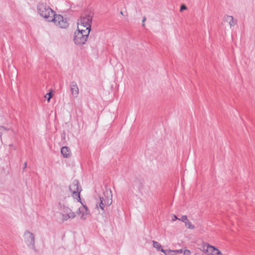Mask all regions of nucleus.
Wrapping results in <instances>:
<instances>
[{
    "instance_id": "obj_1",
    "label": "nucleus",
    "mask_w": 255,
    "mask_h": 255,
    "mask_svg": "<svg viewBox=\"0 0 255 255\" xmlns=\"http://www.w3.org/2000/svg\"><path fill=\"white\" fill-rule=\"evenodd\" d=\"M74 33L73 40L76 45H83L85 43L88 38L91 30L80 29L79 26Z\"/></svg>"
},
{
    "instance_id": "obj_14",
    "label": "nucleus",
    "mask_w": 255,
    "mask_h": 255,
    "mask_svg": "<svg viewBox=\"0 0 255 255\" xmlns=\"http://www.w3.org/2000/svg\"><path fill=\"white\" fill-rule=\"evenodd\" d=\"M152 243H153V247L156 248L157 251H161V249H162V248L160 244L159 243H158L157 242H156L155 241H153Z\"/></svg>"
},
{
    "instance_id": "obj_15",
    "label": "nucleus",
    "mask_w": 255,
    "mask_h": 255,
    "mask_svg": "<svg viewBox=\"0 0 255 255\" xmlns=\"http://www.w3.org/2000/svg\"><path fill=\"white\" fill-rule=\"evenodd\" d=\"M105 204H106V206H110L112 203V198L109 199L107 198H104V201Z\"/></svg>"
},
{
    "instance_id": "obj_5",
    "label": "nucleus",
    "mask_w": 255,
    "mask_h": 255,
    "mask_svg": "<svg viewBox=\"0 0 255 255\" xmlns=\"http://www.w3.org/2000/svg\"><path fill=\"white\" fill-rule=\"evenodd\" d=\"M51 22H54L55 24L61 28H66L69 26V23L66 18H64L60 14H55L52 19Z\"/></svg>"
},
{
    "instance_id": "obj_17",
    "label": "nucleus",
    "mask_w": 255,
    "mask_h": 255,
    "mask_svg": "<svg viewBox=\"0 0 255 255\" xmlns=\"http://www.w3.org/2000/svg\"><path fill=\"white\" fill-rule=\"evenodd\" d=\"M161 252L163 253L165 255H171V253L173 252V250H163L161 249Z\"/></svg>"
},
{
    "instance_id": "obj_27",
    "label": "nucleus",
    "mask_w": 255,
    "mask_h": 255,
    "mask_svg": "<svg viewBox=\"0 0 255 255\" xmlns=\"http://www.w3.org/2000/svg\"><path fill=\"white\" fill-rule=\"evenodd\" d=\"M13 145L12 144H9V146H12Z\"/></svg>"
},
{
    "instance_id": "obj_9",
    "label": "nucleus",
    "mask_w": 255,
    "mask_h": 255,
    "mask_svg": "<svg viewBox=\"0 0 255 255\" xmlns=\"http://www.w3.org/2000/svg\"><path fill=\"white\" fill-rule=\"evenodd\" d=\"M64 212H66L65 214H62V220L63 221H66L68 219H73L75 217V214L71 211L69 208H66L65 211Z\"/></svg>"
},
{
    "instance_id": "obj_13",
    "label": "nucleus",
    "mask_w": 255,
    "mask_h": 255,
    "mask_svg": "<svg viewBox=\"0 0 255 255\" xmlns=\"http://www.w3.org/2000/svg\"><path fill=\"white\" fill-rule=\"evenodd\" d=\"M104 201V197H100V202L99 203V205L98 204L96 205L97 208H100L103 211H104V208L106 206V204H105Z\"/></svg>"
},
{
    "instance_id": "obj_26",
    "label": "nucleus",
    "mask_w": 255,
    "mask_h": 255,
    "mask_svg": "<svg viewBox=\"0 0 255 255\" xmlns=\"http://www.w3.org/2000/svg\"><path fill=\"white\" fill-rule=\"evenodd\" d=\"M24 168H26V162L24 163Z\"/></svg>"
},
{
    "instance_id": "obj_25",
    "label": "nucleus",
    "mask_w": 255,
    "mask_h": 255,
    "mask_svg": "<svg viewBox=\"0 0 255 255\" xmlns=\"http://www.w3.org/2000/svg\"><path fill=\"white\" fill-rule=\"evenodd\" d=\"M146 20V17L144 16L143 17V19H142V26H144V22H145V21Z\"/></svg>"
},
{
    "instance_id": "obj_16",
    "label": "nucleus",
    "mask_w": 255,
    "mask_h": 255,
    "mask_svg": "<svg viewBox=\"0 0 255 255\" xmlns=\"http://www.w3.org/2000/svg\"><path fill=\"white\" fill-rule=\"evenodd\" d=\"M186 226L191 229H193L194 228V226L193 225L190 221H189L188 220H187V221L185 223Z\"/></svg>"
},
{
    "instance_id": "obj_20",
    "label": "nucleus",
    "mask_w": 255,
    "mask_h": 255,
    "mask_svg": "<svg viewBox=\"0 0 255 255\" xmlns=\"http://www.w3.org/2000/svg\"><path fill=\"white\" fill-rule=\"evenodd\" d=\"M179 220H181V221L185 223V222L187 221V220H188V219L187 218L186 216L183 215L181 217V218L180 219H179Z\"/></svg>"
},
{
    "instance_id": "obj_3",
    "label": "nucleus",
    "mask_w": 255,
    "mask_h": 255,
    "mask_svg": "<svg viewBox=\"0 0 255 255\" xmlns=\"http://www.w3.org/2000/svg\"><path fill=\"white\" fill-rule=\"evenodd\" d=\"M93 16L94 13L92 11H84L80 17V25L86 28V30H91Z\"/></svg>"
},
{
    "instance_id": "obj_19",
    "label": "nucleus",
    "mask_w": 255,
    "mask_h": 255,
    "mask_svg": "<svg viewBox=\"0 0 255 255\" xmlns=\"http://www.w3.org/2000/svg\"><path fill=\"white\" fill-rule=\"evenodd\" d=\"M53 94L51 92H49L47 93L45 96V98L47 99V101L49 102L50 99L52 98Z\"/></svg>"
},
{
    "instance_id": "obj_10",
    "label": "nucleus",
    "mask_w": 255,
    "mask_h": 255,
    "mask_svg": "<svg viewBox=\"0 0 255 255\" xmlns=\"http://www.w3.org/2000/svg\"><path fill=\"white\" fill-rule=\"evenodd\" d=\"M70 90L72 95L77 97L79 94V88L76 82L72 81L70 83Z\"/></svg>"
},
{
    "instance_id": "obj_2",
    "label": "nucleus",
    "mask_w": 255,
    "mask_h": 255,
    "mask_svg": "<svg viewBox=\"0 0 255 255\" xmlns=\"http://www.w3.org/2000/svg\"><path fill=\"white\" fill-rule=\"evenodd\" d=\"M37 9L39 14L47 21H52L55 13L50 7L43 3H39L37 5Z\"/></svg>"
},
{
    "instance_id": "obj_23",
    "label": "nucleus",
    "mask_w": 255,
    "mask_h": 255,
    "mask_svg": "<svg viewBox=\"0 0 255 255\" xmlns=\"http://www.w3.org/2000/svg\"><path fill=\"white\" fill-rule=\"evenodd\" d=\"M173 252L175 254H181L183 252L182 249H180L178 250H173Z\"/></svg>"
},
{
    "instance_id": "obj_11",
    "label": "nucleus",
    "mask_w": 255,
    "mask_h": 255,
    "mask_svg": "<svg viewBox=\"0 0 255 255\" xmlns=\"http://www.w3.org/2000/svg\"><path fill=\"white\" fill-rule=\"evenodd\" d=\"M224 20L228 22L231 27L234 26L237 23V20L236 19H234L232 16L228 15L224 16Z\"/></svg>"
},
{
    "instance_id": "obj_12",
    "label": "nucleus",
    "mask_w": 255,
    "mask_h": 255,
    "mask_svg": "<svg viewBox=\"0 0 255 255\" xmlns=\"http://www.w3.org/2000/svg\"><path fill=\"white\" fill-rule=\"evenodd\" d=\"M61 153L63 157L67 158L70 156L71 151L67 146H63L61 149Z\"/></svg>"
},
{
    "instance_id": "obj_7",
    "label": "nucleus",
    "mask_w": 255,
    "mask_h": 255,
    "mask_svg": "<svg viewBox=\"0 0 255 255\" xmlns=\"http://www.w3.org/2000/svg\"><path fill=\"white\" fill-rule=\"evenodd\" d=\"M203 251L208 255H222L217 248L209 244L203 247Z\"/></svg>"
},
{
    "instance_id": "obj_21",
    "label": "nucleus",
    "mask_w": 255,
    "mask_h": 255,
    "mask_svg": "<svg viewBox=\"0 0 255 255\" xmlns=\"http://www.w3.org/2000/svg\"><path fill=\"white\" fill-rule=\"evenodd\" d=\"M191 252L189 250H185L183 251V255H190Z\"/></svg>"
},
{
    "instance_id": "obj_8",
    "label": "nucleus",
    "mask_w": 255,
    "mask_h": 255,
    "mask_svg": "<svg viewBox=\"0 0 255 255\" xmlns=\"http://www.w3.org/2000/svg\"><path fill=\"white\" fill-rule=\"evenodd\" d=\"M81 203L83 204L82 202ZM82 205V207L79 208L77 213L78 214H82L81 219H82L83 220H85L87 218L86 215L90 214V211L86 205Z\"/></svg>"
},
{
    "instance_id": "obj_18",
    "label": "nucleus",
    "mask_w": 255,
    "mask_h": 255,
    "mask_svg": "<svg viewBox=\"0 0 255 255\" xmlns=\"http://www.w3.org/2000/svg\"><path fill=\"white\" fill-rule=\"evenodd\" d=\"M9 129L6 128L4 127L3 126H0V136H1V135L4 133L5 131L8 130Z\"/></svg>"
},
{
    "instance_id": "obj_4",
    "label": "nucleus",
    "mask_w": 255,
    "mask_h": 255,
    "mask_svg": "<svg viewBox=\"0 0 255 255\" xmlns=\"http://www.w3.org/2000/svg\"><path fill=\"white\" fill-rule=\"evenodd\" d=\"M69 190L72 193V195L75 198H78V201L81 203L80 199V193L82 190L79 181L75 179L72 183L69 185Z\"/></svg>"
},
{
    "instance_id": "obj_22",
    "label": "nucleus",
    "mask_w": 255,
    "mask_h": 255,
    "mask_svg": "<svg viewBox=\"0 0 255 255\" xmlns=\"http://www.w3.org/2000/svg\"><path fill=\"white\" fill-rule=\"evenodd\" d=\"M187 7L185 5L182 4L180 7V11H182L183 10L187 9Z\"/></svg>"
},
{
    "instance_id": "obj_6",
    "label": "nucleus",
    "mask_w": 255,
    "mask_h": 255,
    "mask_svg": "<svg viewBox=\"0 0 255 255\" xmlns=\"http://www.w3.org/2000/svg\"><path fill=\"white\" fill-rule=\"evenodd\" d=\"M24 238L25 243L27 246L32 249L35 247V239L34 235L28 231H26L24 234Z\"/></svg>"
},
{
    "instance_id": "obj_24",
    "label": "nucleus",
    "mask_w": 255,
    "mask_h": 255,
    "mask_svg": "<svg viewBox=\"0 0 255 255\" xmlns=\"http://www.w3.org/2000/svg\"><path fill=\"white\" fill-rule=\"evenodd\" d=\"M177 219H178V218L177 217V216L176 215H172V220L173 221H174Z\"/></svg>"
}]
</instances>
